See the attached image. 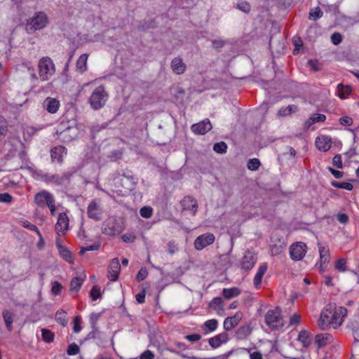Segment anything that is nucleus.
Instances as JSON below:
<instances>
[{
	"mask_svg": "<svg viewBox=\"0 0 359 359\" xmlns=\"http://www.w3.org/2000/svg\"><path fill=\"white\" fill-rule=\"evenodd\" d=\"M331 41L334 45L339 44L342 41V36L341 34L338 32H334L331 36Z\"/></svg>",
	"mask_w": 359,
	"mask_h": 359,
	"instance_id": "57",
	"label": "nucleus"
},
{
	"mask_svg": "<svg viewBox=\"0 0 359 359\" xmlns=\"http://www.w3.org/2000/svg\"><path fill=\"white\" fill-rule=\"evenodd\" d=\"M140 214L144 218H149L152 215V208L151 207L144 206L140 209Z\"/></svg>",
	"mask_w": 359,
	"mask_h": 359,
	"instance_id": "48",
	"label": "nucleus"
},
{
	"mask_svg": "<svg viewBox=\"0 0 359 359\" xmlns=\"http://www.w3.org/2000/svg\"><path fill=\"white\" fill-rule=\"evenodd\" d=\"M218 326V321L216 319L208 320L205 322L203 327L207 328L209 332L215 331Z\"/></svg>",
	"mask_w": 359,
	"mask_h": 359,
	"instance_id": "39",
	"label": "nucleus"
},
{
	"mask_svg": "<svg viewBox=\"0 0 359 359\" xmlns=\"http://www.w3.org/2000/svg\"><path fill=\"white\" fill-rule=\"evenodd\" d=\"M81 323V317L80 316H76L74 319V331L76 333H78L81 331V327L80 325Z\"/></svg>",
	"mask_w": 359,
	"mask_h": 359,
	"instance_id": "58",
	"label": "nucleus"
},
{
	"mask_svg": "<svg viewBox=\"0 0 359 359\" xmlns=\"http://www.w3.org/2000/svg\"><path fill=\"white\" fill-rule=\"evenodd\" d=\"M88 55H81L76 62V71L81 74H83L87 70V60Z\"/></svg>",
	"mask_w": 359,
	"mask_h": 359,
	"instance_id": "27",
	"label": "nucleus"
},
{
	"mask_svg": "<svg viewBox=\"0 0 359 359\" xmlns=\"http://www.w3.org/2000/svg\"><path fill=\"white\" fill-rule=\"evenodd\" d=\"M65 147L63 146L55 147L51 149L50 156L52 161H57L60 163L62 162L63 153L65 151Z\"/></svg>",
	"mask_w": 359,
	"mask_h": 359,
	"instance_id": "25",
	"label": "nucleus"
},
{
	"mask_svg": "<svg viewBox=\"0 0 359 359\" xmlns=\"http://www.w3.org/2000/svg\"><path fill=\"white\" fill-rule=\"evenodd\" d=\"M338 89V96L343 99L346 97V95L350 94L351 89L349 86L344 87L342 84H339L337 86Z\"/></svg>",
	"mask_w": 359,
	"mask_h": 359,
	"instance_id": "37",
	"label": "nucleus"
},
{
	"mask_svg": "<svg viewBox=\"0 0 359 359\" xmlns=\"http://www.w3.org/2000/svg\"><path fill=\"white\" fill-rule=\"evenodd\" d=\"M121 270V265L118 258L111 260L108 269V277L111 281H116Z\"/></svg>",
	"mask_w": 359,
	"mask_h": 359,
	"instance_id": "13",
	"label": "nucleus"
},
{
	"mask_svg": "<svg viewBox=\"0 0 359 359\" xmlns=\"http://www.w3.org/2000/svg\"><path fill=\"white\" fill-rule=\"evenodd\" d=\"M171 69L176 74H182L186 70V65L180 57H175L171 62Z\"/></svg>",
	"mask_w": 359,
	"mask_h": 359,
	"instance_id": "22",
	"label": "nucleus"
},
{
	"mask_svg": "<svg viewBox=\"0 0 359 359\" xmlns=\"http://www.w3.org/2000/svg\"><path fill=\"white\" fill-rule=\"evenodd\" d=\"M191 130L197 135H204L212 129V124L209 119H205L191 126Z\"/></svg>",
	"mask_w": 359,
	"mask_h": 359,
	"instance_id": "12",
	"label": "nucleus"
},
{
	"mask_svg": "<svg viewBox=\"0 0 359 359\" xmlns=\"http://www.w3.org/2000/svg\"><path fill=\"white\" fill-rule=\"evenodd\" d=\"M48 23V18L43 12H38L31 18L26 25V29L28 32H34L36 30L44 28Z\"/></svg>",
	"mask_w": 359,
	"mask_h": 359,
	"instance_id": "5",
	"label": "nucleus"
},
{
	"mask_svg": "<svg viewBox=\"0 0 359 359\" xmlns=\"http://www.w3.org/2000/svg\"><path fill=\"white\" fill-rule=\"evenodd\" d=\"M102 231L106 235L113 236L119 233L120 230L115 226V219L110 218L103 223Z\"/></svg>",
	"mask_w": 359,
	"mask_h": 359,
	"instance_id": "17",
	"label": "nucleus"
},
{
	"mask_svg": "<svg viewBox=\"0 0 359 359\" xmlns=\"http://www.w3.org/2000/svg\"><path fill=\"white\" fill-rule=\"evenodd\" d=\"M339 122L343 126H349L353 124V119L349 116H343L339 118Z\"/></svg>",
	"mask_w": 359,
	"mask_h": 359,
	"instance_id": "60",
	"label": "nucleus"
},
{
	"mask_svg": "<svg viewBox=\"0 0 359 359\" xmlns=\"http://www.w3.org/2000/svg\"><path fill=\"white\" fill-rule=\"evenodd\" d=\"M323 16V11L320 8L317 7L314 11L309 13V19L316 20Z\"/></svg>",
	"mask_w": 359,
	"mask_h": 359,
	"instance_id": "46",
	"label": "nucleus"
},
{
	"mask_svg": "<svg viewBox=\"0 0 359 359\" xmlns=\"http://www.w3.org/2000/svg\"><path fill=\"white\" fill-rule=\"evenodd\" d=\"M311 118V123H318V122H323L326 119V116L324 114H316Z\"/></svg>",
	"mask_w": 359,
	"mask_h": 359,
	"instance_id": "55",
	"label": "nucleus"
},
{
	"mask_svg": "<svg viewBox=\"0 0 359 359\" xmlns=\"http://www.w3.org/2000/svg\"><path fill=\"white\" fill-rule=\"evenodd\" d=\"M69 217L65 212H61L58 215L57 222L55 229L59 235H65L69 229Z\"/></svg>",
	"mask_w": 359,
	"mask_h": 359,
	"instance_id": "10",
	"label": "nucleus"
},
{
	"mask_svg": "<svg viewBox=\"0 0 359 359\" xmlns=\"http://www.w3.org/2000/svg\"><path fill=\"white\" fill-rule=\"evenodd\" d=\"M346 314L347 309L345 307H337L334 303L328 304L320 313L318 325L321 330H327L330 326L337 329L342 325Z\"/></svg>",
	"mask_w": 359,
	"mask_h": 359,
	"instance_id": "1",
	"label": "nucleus"
},
{
	"mask_svg": "<svg viewBox=\"0 0 359 359\" xmlns=\"http://www.w3.org/2000/svg\"><path fill=\"white\" fill-rule=\"evenodd\" d=\"M335 268L341 272H344L348 270L346 267V261L344 258H340L336 261Z\"/></svg>",
	"mask_w": 359,
	"mask_h": 359,
	"instance_id": "43",
	"label": "nucleus"
},
{
	"mask_svg": "<svg viewBox=\"0 0 359 359\" xmlns=\"http://www.w3.org/2000/svg\"><path fill=\"white\" fill-rule=\"evenodd\" d=\"M319 253H320L321 264H325L329 262L330 251L327 248L323 247V246H319Z\"/></svg>",
	"mask_w": 359,
	"mask_h": 359,
	"instance_id": "33",
	"label": "nucleus"
},
{
	"mask_svg": "<svg viewBox=\"0 0 359 359\" xmlns=\"http://www.w3.org/2000/svg\"><path fill=\"white\" fill-rule=\"evenodd\" d=\"M316 146L320 150L323 151H328L332 145L331 138L328 136L321 135L316 139Z\"/></svg>",
	"mask_w": 359,
	"mask_h": 359,
	"instance_id": "19",
	"label": "nucleus"
},
{
	"mask_svg": "<svg viewBox=\"0 0 359 359\" xmlns=\"http://www.w3.org/2000/svg\"><path fill=\"white\" fill-rule=\"evenodd\" d=\"M241 290L238 287L224 288L222 290V294L226 299H230L240 294Z\"/></svg>",
	"mask_w": 359,
	"mask_h": 359,
	"instance_id": "29",
	"label": "nucleus"
},
{
	"mask_svg": "<svg viewBox=\"0 0 359 359\" xmlns=\"http://www.w3.org/2000/svg\"><path fill=\"white\" fill-rule=\"evenodd\" d=\"M227 145L224 142L216 143L213 146V150L218 154H224L226 152Z\"/></svg>",
	"mask_w": 359,
	"mask_h": 359,
	"instance_id": "42",
	"label": "nucleus"
},
{
	"mask_svg": "<svg viewBox=\"0 0 359 359\" xmlns=\"http://www.w3.org/2000/svg\"><path fill=\"white\" fill-rule=\"evenodd\" d=\"M267 269V266L266 264H262L259 266V269L256 273L255 276H258L259 278H262L264 273H266Z\"/></svg>",
	"mask_w": 359,
	"mask_h": 359,
	"instance_id": "63",
	"label": "nucleus"
},
{
	"mask_svg": "<svg viewBox=\"0 0 359 359\" xmlns=\"http://www.w3.org/2000/svg\"><path fill=\"white\" fill-rule=\"evenodd\" d=\"M43 106L51 114L55 113L60 107V102L55 98L47 97L43 102Z\"/></svg>",
	"mask_w": 359,
	"mask_h": 359,
	"instance_id": "23",
	"label": "nucleus"
},
{
	"mask_svg": "<svg viewBox=\"0 0 359 359\" xmlns=\"http://www.w3.org/2000/svg\"><path fill=\"white\" fill-rule=\"evenodd\" d=\"M242 318V313L240 312L236 313L233 316L227 317L224 321V329L226 331H229L236 327Z\"/></svg>",
	"mask_w": 359,
	"mask_h": 359,
	"instance_id": "18",
	"label": "nucleus"
},
{
	"mask_svg": "<svg viewBox=\"0 0 359 359\" xmlns=\"http://www.w3.org/2000/svg\"><path fill=\"white\" fill-rule=\"evenodd\" d=\"M229 340V334L226 332H222L210 339L208 342L211 347L215 348L226 343Z\"/></svg>",
	"mask_w": 359,
	"mask_h": 359,
	"instance_id": "20",
	"label": "nucleus"
},
{
	"mask_svg": "<svg viewBox=\"0 0 359 359\" xmlns=\"http://www.w3.org/2000/svg\"><path fill=\"white\" fill-rule=\"evenodd\" d=\"M210 307L217 311H223V301L221 297H215L209 304Z\"/></svg>",
	"mask_w": 359,
	"mask_h": 359,
	"instance_id": "31",
	"label": "nucleus"
},
{
	"mask_svg": "<svg viewBox=\"0 0 359 359\" xmlns=\"http://www.w3.org/2000/svg\"><path fill=\"white\" fill-rule=\"evenodd\" d=\"M252 332V329L249 325H244L240 327L235 333V337L237 339H246Z\"/></svg>",
	"mask_w": 359,
	"mask_h": 359,
	"instance_id": "26",
	"label": "nucleus"
},
{
	"mask_svg": "<svg viewBox=\"0 0 359 359\" xmlns=\"http://www.w3.org/2000/svg\"><path fill=\"white\" fill-rule=\"evenodd\" d=\"M148 275L147 269L145 267H142L138 271L136 279L138 282L144 280Z\"/></svg>",
	"mask_w": 359,
	"mask_h": 359,
	"instance_id": "52",
	"label": "nucleus"
},
{
	"mask_svg": "<svg viewBox=\"0 0 359 359\" xmlns=\"http://www.w3.org/2000/svg\"><path fill=\"white\" fill-rule=\"evenodd\" d=\"M257 260V258L255 253L247 251L241 261V269L245 271L251 270L254 267Z\"/></svg>",
	"mask_w": 359,
	"mask_h": 359,
	"instance_id": "9",
	"label": "nucleus"
},
{
	"mask_svg": "<svg viewBox=\"0 0 359 359\" xmlns=\"http://www.w3.org/2000/svg\"><path fill=\"white\" fill-rule=\"evenodd\" d=\"M332 185L334 187L344 189H346L348 191H351L353 188L352 184H351L349 182H340L333 181V182H332Z\"/></svg>",
	"mask_w": 359,
	"mask_h": 359,
	"instance_id": "38",
	"label": "nucleus"
},
{
	"mask_svg": "<svg viewBox=\"0 0 359 359\" xmlns=\"http://www.w3.org/2000/svg\"><path fill=\"white\" fill-rule=\"evenodd\" d=\"M80 351V348L75 343L71 344L67 350V353L69 355H75Z\"/></svg>",
	"mask_w": 359,
	"mask_h": 359,
	"instance_id": "47",
	"label": "nucleus"
},
{
	"mask_svg": "<svg viewBox=\"0 0 359 359\" xmlns=\"http://www.w3.org/2000/svg\"><path fill=\"white\" fill-rule=\"evenodd\" d=\"M21 224H22V226L27 229H29L30 231H35L36 233H38V231H40L38 229V227L30 223L29 221L27 220H23L21 222Z\"/></svg>",
	"mask_w": 359,
	"mask_h": 359,
	"instance_id": "51",
	"label": "nucleus"
},
{
	"mask_svg": "<svg viewBox=\"0 0 359 359\" xmlns=\"http://www.w3.org/2000/svg\"><path fill=\"white\" fill-rule=\"evenodd\" d=\"M154 354L150 351L147 350L144 351L140 355V359H154Z\"/></svg>",
	"mask_w": 359,
	"mask_h": 359,
	"instance_id": "64",
	"label": "nucleus"
},
{
	"mask_svg": "<svg viewBox=\"0 0 359 359\" xmlns=\"http://www.w3.org/2000/svg\"><path fill=\"white\" fill-rule=\"evenodd\" d=\"M167 245H168V252L170 255H173L178 250V248L175 245V242L170 241V242H168Z\"/></svg>",
	"mask_w": 359,
	"mask_h": 359,
	"instance_id": "62",
	"label": "nucleus"
},
{
	"mask_svg": "<svg viewBox=\"0 0 359 359\" xmlns=\"http://www.w3.org/2000/svg\"><path fill=\"white\" fill-rule=\"evenodd\" d=\"M55 320L60 324L65 325L67 323L66 318V312L62 310L57 311L55 313Z\"/></svg>",
	"mask_w": 359,
	"mask_h": 359,
	"instance_id": "41",
	"label": "nucleus"
},
{
	"mask_svg": "<svg viewBox=\"0 0 359 359\" xmlns=\"http://www.w3.org/2000/svg\"><path fill=\"white\" fill-rule=\"evenodd\" d=\"M332 163L334 166H336L338 168H342V161H341V157L339 154H337L334 156L332 159Z\"/></svg>",
	"mask_w": 359,
	"mask_h": 359,
	"instance_id": "61",
	"label": "nucleus"
},
{
	"mask_svg": "<svg viewBox=\"0 0 359 359\" xmlns=\"http://www.w3.org/2000/svg\"><path fill=\"white\" fill-rule=\"evenodd\" d=\"M7 130V121L3 116H0V141L5 137Z\"/></svg>",
	"mask_w": 359,
	"mask_h": 359,
	"instance_id": "36",
	"label": "nucleus"
},
{
	"mask_svg": "<svg viewBox=\"0 0 359 359\" xmlns=\"http://www.w3.org/2000/svg\"><path fill=\"white\" fill-rule=\"evenodd\" d=\"M237 8L245 13H249L251 9L250 5L246 1L238 2Z\"/></svg>",
	"mask_w": 359,
	"mask_h": 359,
	"instance_id": "50",
	"label": "nucleus"
},
{
	"mask_svg": "<svg viewBox=\"0 0 359 359\" xmlns=\"http://www.w3.org/2000/svg\"><path fill=\"white\" fill-rule=\"evenodd\" d=\"M333 341V337L329 333L318 334L316 336L315 342L320 348Z\"/></svg>",
	"mask_w": 359,
	"mask_h": 359,
	"instance_id": "21",
	"label": "nucleus"
},
{
	"mask_svg": "<svg viewBox=\"0 0 359 359\" xmlns=\"http://www.w3.org/2000/svg\"><path fill=\"white\" fill-rule=\"evenodd\" d=\"M306 245L302 242L292 244L290 248V255L294 261H299L304 258L306 252Z\"/></svg>",
	"mask_w": 359,
	"mask_h": 359,
	"instance_id": "7",
	"label": "nucleus"
},
{
	"mask_svg": "<svg viewBox=\"0 0 359 359\" xmlns=\"http://www.w3.org/2000/svg\"><path fill=\"white\" fill-rule=\"evenodd\" d=\"M2 316L7 330L11 332L13 330V313L6 309L3 311Z\"/></svg>",
	"mask_w": 359,
	"mask_h": 359,
	"instance_id": "28",
	"label": "nucleus"
},
{
	"mask_svg": "<svg viewBox=\"0 0 359 359\" xmlns=\"http://www.w3.org/2000/svg\"><path fill=\"white\" fill-rule=\"evenodd\" d=\"M12 199L13 197L8 193L0 194V202L9 203Z\"/></svg>",
	"mask_w": 359,
	"mask_h": 359,
	"instance_id": "59",
	"label": "nucleus"
},
{
	"mask_svg": "<svg viewBox=\"0 0 359 359\" xmlns=\"http://www.w3.org/2000/svg\"><path fill=\"white\" fill-rule=\"evenodd\" d=\"M55 72V65L48 57L41 58L39 62V74L40 79L45 81L50 79Z\"/></svg>",
	"mask_w": 359,
	"mask_h": 359,
	"instance_id": "4",
	"label": "nucleus"
},
{
	"mask_svg": "<svg viewBox=\"0 0 359 359\" xmlns=\"http://www.w3.org/2000/svg\"><path fill=\"white\" fill-rule=\"evenodd\" d=\"M301 322V316L297 313L293 314L290 319V325L296 326Z\"/></svg>",
	"mask_w": 359,
	"mask_h": 359,
	"instance_id": "54",
	"label": "nucleus"
},
{
	"mask_svg": "<svg viewBox=\"0 0 359 359\" xmlns=\"http://www.w3.org/2000/svg\"><path fill=\"white\" fill-rule=\"evenodd\" d=\"M122 239L125 243H133L136 239L133 233H127L122 236Z\"/></svg>",
	"mask_w": 359,
	"mask_h": 359,
	"instance_id": "56",
	"label": "nucleus"
},
{
	"mask_svg": "<svg viewBox=\"0 0 359 359\" xmlns=\"http://www.w3.org/2000/svg\"><path fill=\"white\" fill-rule=\"evenodd\" d=\"M108 99V93L103 86H99L92 93L89 102L91 107L97 110L102 108Z\"/></svg>",
	"mask_w": 359,
	"mask_h": 359,
	"instance_id": "2",
	"label": "nucleus"
},
{
	"mask_svg": "<svg viewBox=\"0 0 359 359\" xmlns=\"http://www.w3.org/2000/svg\"><path fill=\"white\" fill-rule=\"evenodd\" d=\"M72 175V173L68 172H64L62 175H50L48 173H41L40 175L41 179L46 183H51L57 186L62 185L65 182H69Z\"/></svg>",
	"mask_w": 359,
	"mask_h": 359,
	"instance_id": "6",
	"label": "nucleus"
},
{
	"mask_svg": "<svg viewBox=\"0 0 359 359\" xmlns=\"http://www.w3.org/2000/svg\"><path fill=\"white\" fill-rule=\"evenodd\" d=\"M62 288V285L59 282L55 281L53 283L51 290L54 295H58L60 293Z\"/></svg>",
	"mask_w": 359,
	"mask_h": 359,
	"instance_id": "53",
	"label": "nucleus"
},
{
	"mask_svg": "<svg viewBox=\"0 0 359 359\" xmlns=\"http://www.w3.org/2000/svg\"><path fill=\"white\" fill-rule=\"evenodd\" d=\"M56 246L60 256L67 262L72 263L74 259L72 252L65 246L60 243L58 241L56 242Z\"/></svg>",
	"mask_w": 359,
	"mask_h": 359,
	"instance_id": "24",
	"label": "nucleus"
},
{
	"mask_svg": "<svg viewBox=\"0 0 359 359\" xmlns=\"http://www.w3.org/2000/svg\"><path fill=\"white\" fill-rule=\"evenodd\" d=\"M265 323L272 330H278L283 327L284 323L279 307L269 310L265 315Z\"/></svg>",
	"mask_w": 359,
	"mask_h": 359,
	"instance_id": "3",
	"label": "nucleus"
},
{
	"mask_svg": "<svg viewBox=\"0 0 359 359\" xmlns=\"http://www.w3.org/2000/svg\"><path fill=\"white\" fill-rule=\"evenodd\" d=\"M88 217L95 221H100L102 219V211L95 201H91L87 208Z\"/></svg>",
	"mask_w": 359,
	"mask_h": 359,
	"instance_id": "15",
	"label": "nucleus"
},
{
	"mask_svg": "<svg viewBox=\"0 0 359 359\" xmlns=\"http://www.w3.org/2000/svg\"><path fill=\"white\" fill-rule=\"evenodd\" d=\"M42 339L46 343H50L53 341L55 334L54 333L48 329L41 330Z\"/></svg>",
	"mask_w": 359,
	"mask_h": 359,
	"instance_id": "34",
	"label": "nucleus"
},
{
	"mask_svg": "<svg viewBox=\"0 0 359 359\" xmlns=\"http://www.w3.org/2000/svg\"><path fill=\"white\" fill-rule=\"evenodd\" d=\"M84 279L81 277L76 276L72 278L70 282V290L72 292H77L81 287Z\"/></svg>",
	"mask_w": 359,
	"mask_h": 359,
	"instance_id": "30",
	"label": "nucleus"
},
{
	"mask_svg": "<svg viewBox=\"0 0 359 359\" xmlns=\"http://www.w3.org/2000/svg\"><path fill=\"white\" fill-rule=\"evenodd\" d=\"M181 205L184 210L191 211L193 215L196 214L198 209L197 201L190 196H185L181 201Z\"/></svg>",
	"mask_w": 359,
	"mask_h": 359,
	"instance_id": "16",
	"label": "nucleus"
},
{
	"mask_svg": "<svg viewBox=\"0 0 359 359\" xmlns=\"http://www.w3.org/2000/svg\"><path fill=\"white\" fill-rule=\"evenodd\" d=\"M100 247V243L99 242H97L93 245H88L86 247H81L79 253L80 255H83L86 251L97 250H99Z\"/></svg>",
	"mask_w": 359,
	"mask_h": 359,
	"instance_id": "40",
	"label": "nucleus"
},
{
	"mask_svg": "<svg viewBox=\"0 0 359 359\" xmlns=\"http://www.w3.org/2000/svg\"><path fill=\"white\" fill-rule=\"evenodd\" d=\"M260 164L261 163H260V161L259 159L252 158V159H250L249 161L248 162L247 166L249 170L255 171V170H258V168L260 166Z\"/></svg>",
	"mask_w": 359,
	"mask_h": 359,
	"instance_id": "44",
	"label": "nucleus"
},
{
	"mask_svg": "<svg viewBox=\"0 0 359 359\" xmlns=\"http://www.w3.org/2000/svg\"><path fill=\"white\" fill-rule=\"evenodd\" d=\"M298 339L303 344L304 347H308L311 344V339L306 331H301L299 334Z\"/></svg>",
	"mask_w": 359,
	"mask_h": 359,
	"instance_id": "35",
	"label": "nucleus"
},
{
	"mask_svg": "<svg viewBox=\"0 0 359 359\" xmlns=\"http://www.w3.org/2000/svg\"><path fill=\"white\" fill-rule=\"evenodd\" d=\"M76 130L75 128L72 127H67L62 131L57 130L56 134L57 135V137L60 141L65 143H67L71 142L74 138L76 135Z\"/></svg>",
	"mask_w": 359,
	"mask_h": 359,
	"instance_id": "14",
	"label": "nucleus"
},
{
	"mask_svg": "<svg viewBox=\"0 0 359 359\" xmlns=\"http://www.w3.org/2000/svg\"><path fill=\"white\" fill-rule=\"evenodd\" d=\"M101 295L100 287L97 285H94L90 290V297L93 301L97 300Z\"/></svg>",
	"mask_w": 359,
	"mask_h": 359,
	"instance_id": "49",
	"label": "nucleus"
},
{
	"mask_svg": "<svg viewBox=\"0 0 359 359\" xmlns=\"http://www.w3.org/2000/svg\"><path fill=\"white\" fill-rule=\"evenodd\" d=\"M54 200L53 196L48 191L43 190L35 195L34 202L40 208H44L46 205Z\"/></svg>",
	"mask_w": 359,
	"mask_h": 359,
	"instance_id": "11",
	"label": "nucleus"
},
{
	"mask_svg": "<svg viewBox=\"0 0 359 359\" xmlns=\"http://www.w3.org/2000/svg\"><path fill=\"white\" fill-rule=\"evenodd\" d=\"M297 111V107L296 105H288L285 108H281L279 109L278 112V115L279 116H285L292 113H294Z\"/></svg>",
	"mask_w": 359,
	"mask_h": 359,
	"instance_id": "32",
	"label": "nucleus"
},
{
	"mask_svg": "<svg viewBox=\"0 0 359 359\" xmlns=\"http://www.w3.org/2000/svg\"><path fill=\"white\" fill-rule=\"evenodd\" d=\"M215 241V236L208 233L198 236L194 241V247L197 250H201L205 247L211 245Z\"/></svg>",
	"mask_w": 359,
	"mask_h": 359,
	"instance_id": "8",
	"label": "nucleus"
},
{
	"mask_svg": "<svg viewBox=\"0 0 359 359\" xmlns=\"http://www.w3.org/2000/svg\"><path fill=\"white\" fill-rule=\"evenodd\" d=\"M101 314L100 313H93L90 316V323L91 327L94 330H97V322L99 320Z\"/></svg>",
	"mask_w": 359,
	"mask_h": 359,
	"instance_id": "45",
	"label": "nucleus"
}]
</instances>
